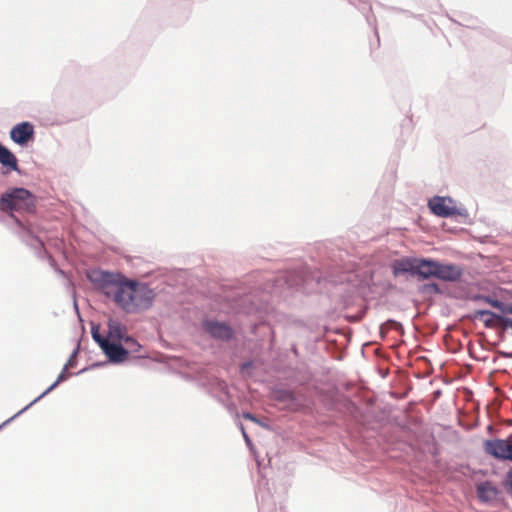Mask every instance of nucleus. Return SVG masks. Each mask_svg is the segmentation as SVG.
Returning <instances> with one entry per match:
<instances>
[{"label":"nucleus","instance_id":"nucleus-1","mask_svg":"<svg viewBox=\"0 0 512 512\" xmlns=\"http://www.w3.org/2000/svg\"><path fill=\"white\" fill-rule=\"evenodd\" d=\"M91 280L99 283L105 295L128 313L148 309L155 297L154 291L146 284L127 281L118 274L94 272Z\"/></svg>","mask_w":512,"mask_h":512},{"label":"nucleus","instance_id":"nucleus-2","mask_svg":"<svg viewBox=\"0 0 512 512\" xmlns=\"http://www.w3.org/2000/svg\"><path fill=\"white\" fill-rule=\"evenodd\" d=\"M106 337L93 332L94 340L102 348L106 356L113 362H123L127 354L123 346V325L117 321L110 320Z\"/></svg>","mask_w":512,"mask_h":512},{"label":"nucleus","instance_id":"nucleus-3","mask_svg":"<svg viewBox=\"0 0 512 512\" xmlns=\"http://www.w3.org/2000/svg\"><path fill=\"white\" fill-rule=\"evenodd\" d=\"M0 209L4 212H33L35 197L24 188H13L2 194Z\"/></svg>","mask_w":512,"mask_h":512},{"label":"nucleus","instance_id":"nucleus-4","mask_svg":"<svg viewBox=\"0 0 512 512\" xmlns=\"http://www.w3.org/2000/svg\"><path fill=\"white\" fill-rule=\"evenodd\" d=\"M483 448L486 454L496 459L512 461V442L509 439L486 440Z\"/></svg>","mask_w":512,"mask_h":512},{"label":"nucleus","instance_id":"nucleus-5","mask_svg":"<svg viewBox=\"0 0 512 512\" xmlns=\"http://www.w3.org/2000/svg\"><path fill=\"white\" fill-rule=\"evenodd\" d=\"M431 211L440 217H449L457 214V208L453 205L450 198L436 196L428 203Z\"/></svg>","mask_w":512,"mask_h":512},{"label":"nucleus","instance_id":"nucleus-6","mask_svg":"<svg viewBox=\"0 0 512 512\" xmlns=\"http://www.w3.org/2000/svg\"><path fill=\"white\" fill-rule=\"evenodd\" d=\"M10 137L15 143L24 145L33 139L34 127L29 122L19 123L11 129Z\"/></svg>","mask_w":512,"mask_h":512},{"label":"nucleus","instance_id":"nucleus-7","mask_svg":"<svg viewBox=\"0 0 512 512\" xmlns=\"http://www.w3.org/2000/svg\"><path fill=\"white\" fill-rule=\"evenodd\" d=\"M0 164L2 174L8 175L12 171H19L16 156L5 146L0 144Z\"/></svg>","mask_w":512,"mask_h":512},{"label":"nucleus","instance_id":"nucleus-8","mask_svg":"<svg viewBox=\"0 0 512 512\" xmlns=\"http://www.w3.org/2000/svg\"><path fill=\"white\" fill-rule=\"evenodd\" d=\"M462 275L461 269L453 264H441L437 262L435 277L444 281H456Z\"/></svg>","mask_w":512,"mask_h":512},{"label":"nucleus","instance_id":"nucleus-9","mask_svg":"<svg viewBox=\"0 0 512 512\" xmlns=\"http://www.w3.org/2000/svg\"><path fill=\"white\" fill-rule=\"evenodd\" d=\"M204 326L209 334L215 338L227 340L232 337V329L224 323L207 321Z\"/></svg>","mask_w":512,"mask_h":512},{"label":"nucleus","instance_id":"nucleus-10","mask_svg":"<svg viewBox=\"0 0 512 512\" xmlns=\"http://www.w3.org/2000/svg\"><path fill=\"white\" fill-rule=\"evenodd\" d=\"M437 261L420 259L416 260L415 274L421 276L424 279L435 277Z\"/></svg>","mask_w":512,"mask_h":512},{"label":"nucleus","instance_id":"nucleus-11","mask_svg":"<svg viewBox=\"0 0 512 512\" xmlns=\"http://www.w3.org/2000/svg\"><path fill=\"white\" fill-rule=\"evenodd\" d=\"M477 496L482 502H490L496 499L498 489L489 481L477 485Z\"/></svg>","mask_w":512,"mask_h":512},{"label":"nucleus","instance_id":"nucleus-12","mask_svg":"<svg viewBox=\"0 0 512 512\" xmlns=\"http://www.w3.org/2000/svg\"><path fill=\"white\" fill-rule=\"evenodd\" d=\"M417 259H401L394 263V274L398 275L401 273L412 272L415 273Z\"/></svg>","mask_w":512,"mask_h":512},{"label":"nucleus","instance_id":"nucleus-13","mask_svg":"<svg viewBox=\"0 0 512 512\" xmlns=\"http://www.w3.org/2000/svg\"><path fill=\"white\" fill-rule=\"evenodd\" d=\"M122 341H123L122 343H123V346H124V349H125V352L127 355L130 353H137L141 347L140 344L133 337H130L127 334L126 328L124 326H123Z\"/></svg>","mask_w":512,"mask_h":512},{"label":"nucleus","instance_id":"nucleus-14","mask_svg":"<svg viewBox=\"0 0 512 512\" xmlns=\"http://www.w3.org/2000/svg\"><path fill=\"white\" fill-rule=\"evenodd\" d=\"M477 315H480V316H488L490 317V319H486L485 320V323L487 326H489L490 324V321L492 319H497L499 322H501V324H503L505 327H509V328H512V319L511 318H506V317H501V316H498L496 315L495 313L489 311V310H480L477 312Z\"/></svg>","mask_w":512,"mask_h":512},{"label":"nucleus","instance_id":"nucleus-15","mask_svg":"<svg viewBox=\"0 0 512 512\" xmlns=\"http://www.w3.org/2000/svg\"><path fill=\"white\" fill-rule=\"evenodd\" d=\"M67 369H68V365L66 364L63 371L59 374L57 380L48 388L46 389L39 397H37L33 402L35 403L36 401H38L40 398L44 397L45 395H47L49 392H51L53 389H55L59 383L65 381L66 379H68L69 377V373H67Z\"/></svg>","mask_w":512,"mask_h":512},{"label":"nucleus","instance_id":"nucleus-16","mask_svg":"<svg viewBox=\"0 0 512 512\" xmlns=\"http://www.w3.org/2000/svg\"><path fill=\"white\" fill-rule=\"evenodd\" d=\"M485 300L493 307L501 309L504 313L512 314V305L504 306L500 301L490 298H485Z\"/></svg>","mask_w":512,"mask_h":512},{"label":"nucleus","instance_id":"nucleus-17","mask_svg":"<svg viewBox=\"0 0 512 512\" xmlns=\"http://www.w3.org/2000/svg\"><path fill=\"white\" fill-rule=\"evenodd\" d=\"M503 487L512 496V466L507 471L503 480Z\"/></svg>","mask_w":512,"mask_h":512},{"label":"nucleus","instance_id":"nucleus-18","mask_svg":"<svg viewBox=\"0 0 512 512\" xmlns=\"http://www.w3.org/2000/svg\"><path fill=\"white\" fill-rule=\"evenodd\" d=\"M242 416H243V418H244V419H247V420H250V421H253V422L259 423V421L257 420V418H256L253 414H251V413H249V412H245V413H243V415H242Z\"/></svg>","mask_w":512,"mask_h":512},{"label":"nucleus","instance_id":"nucleus-19","mask_svg":"<svg viewBox=\"0 0 512 512\" xmlns=\"http://www.w3.org/2000/svg\"><path fill=\"white\" fill-rule=\"evenodd\" d=\"M240 428H241V431H242V434H243V437H244V439H245L246 443H247V444H250V443H251V440H250V438H249L248 434L246 433V431H245V429H244V426H243L242 424L240 425Z\"/></svg>","mask_w":512,"mask_h":512}]
</instances>
